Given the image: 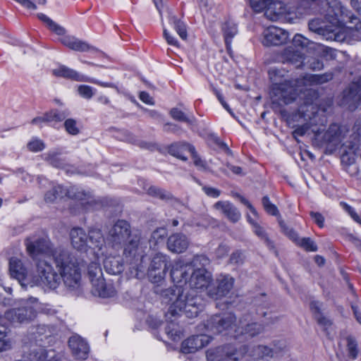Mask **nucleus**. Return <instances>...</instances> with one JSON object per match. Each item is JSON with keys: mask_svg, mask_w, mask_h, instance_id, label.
I'll list each match as a JSON object with an SVG mask.
<instances>
[{"mask_svg": "<svg viewBox=\"0 0 361 361\" xmlns=\"http://www.w3.org/2000/svg\"><path fill=\"white\" fill-rule=\"evenodd\" d=\"M26 248L30 257L37 261L36 276L32 278L28 274L20 259L11 257L9 260L10 274L22 287L43 285L56 289L61 282L71 290L80 286L81 262L68 250H53L50 242L44 239L34 242L27 240Z\"/></svg>", "mask_w": 361, "mask_h": 361, "instance_id": "nucleus-1", "label": "nucleus"}, {"mask_svg": "<svg viewBox=\"0 0 361 361\" xmlns=\"http://www.w3.org/2000/svg\"><path fill=\"white\" fill-rule=\"evenodd\" d=\"M209 264V260L205 255H197L190 263L178 260L173 264L171 276L174 286L163 293V302L169 305L166 317L180 313L188 318L197 316L204 302L197 292L208 290L212 280L211 273L205 269Z\"/></svg>", "mask_w": 361, "mask_h": 361, "instance_id": "nucleus-2", "label": "nucleus"}, {"mask_svg": "<svg viewBox=\"0 0 361 361\" xmlns=\"http://www.w3.org/2000/svg\"><path fill=\"white\" fill-rule=\"evenodd\" d=\"M327 13L324 18H315L308 23L310 32L328 41L343 42L346 35L343 27L350 24V29H361L360 19L341 5L338 0H326Z\"/></svg>", "mask_w": 361, "mask_h": 361, "instance_id": "nucleus-3", "label": "nucleus"}, {"mask_svg": "<svg viewBox=\"0 0 361 361\" xmlns=\"http://www.w3.org/2000/svg\"><path fill=\"white\" fill-rule=\"evenodd\" d=\"M235 322V317L233 314H228L223 317L215 315L208 321L207 328L214 334H224L235 338L240 335H244L245 338H252L262 332L264 329L260 324L247 323V319L240 320L238 326Z\"/></svg>", "mask_w": 361, "mask_h": 361, "instance_id": "nucleus-4", "label": "nucleus"}, {"mask_svg": "<svg viewBox=\"0 0 361 361\" xmlns=\"http://www.w3.org/2000/svg\"><path fill=\"white\" fill-rule=\"evenodd\" d=\"M312 104L301 106L296 113L288 119V125L293 129V135H319L324 130V126L315 123L317 113Z\"/></svg>", "mask_w": 361, "mask_h": 361, "instance_id": "nucleus-5", "label": "nucleus"}, {"mask_svg": "<svg viewBox=\"0 0 361 361\" xmlns=\"http://www.w3.org/2000/svg\"><path fill=\"white\" fill-rule=\"evenodd\" d=\"M87 275L92 284L91 292L94 295L103 298H113L117 290L111 282H106L99 262H92L87 267Z\"/></svg>", "mask_w": 361, "mask_h": 361, "instance_id": "nucleus-6", "label": "nucleus"}, {"mask_svg": "<svg viewBox=\"0 0 361 361\" xmlns=\"http://www.w3.org/2000/svg\"><path fill=\"white\" fill-rule=\"evenodd\" d=\"M302 15V13L295 6H287L281 1L273 0L264 12L265 17L271 21L282 20L290 23H295Z\"/></svg>", "mask_w": 361, "mask_h": 361, "instance_id": "nucleus-7", "label": "nucleus"}, {"mask_svg": "<svg viewBox=\"0 0 361 361\" xmlns=\"http://www.w3.org/2000/svg\"><path fill=\"white\" fill-rule=\"evenodd\" d=\"M37 299L33 302H26L23 305L12 308L5 312V317L12 324H27L32 322L37 316Z\"/></svg>", "mask_w": 361, "mask_h": 361, "instance_id": "nucleus-8", "label": "nucleus"}, {"mask_svg": "<svg viewBox=\"0 0 361 361\" xmlns=\"http://www.w3.org/2000/svg\"><path fill=\"white\" fill-rule=\"evenodd\" d=\"M296 83L297 82H295L293 85L289 81L273 84L270 91L272 102L281 105L288 104L293 102L298 94V90L294 87Z\"/></svg>", "mask_w": 361, "mask_h": 361, "instance_id": "nucleus-9", "label": "nucleus"}, {"mask_svg": "<svg viewBox=\"0 0 361 361\" xmlns=\"http://www.w3.org/2000/svg\"><path fill=\"white\" fill-rule=\"evenodd\" d=\"M132 235L128 222L118 220L109 230L106 240L113 248L119 249Z\"/></svg>", "mask_w": 361, "mask_h": 361, "instance_id": "nucleus-10", "label": "nucleus"}, {"mask_svg": "<svg viewBox=\"0 0 361 361\" xmlns=\"http://www.w3.org/2000/svg\"><path fill=\"white\" fill-rule=\"evenodd\" d=\"M169 262L168 255L161 252L154 255L147 271L148 278L152 283H159L164 279Z\"/></svg>", "mask_w": 361, "mask_h": 361, "instance_id": "nucleus-11", "label": "nucleus"}, {"mask_svg": "<svg viewBox=\"0 0 361 361\" xmlns=\"http://www.w3.org/2000/svg\"><path fill=\"white\" fill-rule=\"evenodd\" d=\"M246 352L247 348L245 346L237 350L233 345H227L218 347L214 350H207V358L209 361H227L228 360L237 361Z\"/></svg>", "mask_w": 361, "mask_h": 361, "instance_id": "nucleus-12", "label": "nucleus"}, {"mask_svg": "<svg viewBox=\"0 0 361 361\" xmlns=\"http://www.w3.org/2000/svg\"><path fill=\"white\" fill-rule=\"evenodd\" d=\"M64 195L70 198L83 201L90 198L89 193L85 192L82 189L75 186L68 189H64L61 185L54 186L51 190L48 191L44 196V200L47 202H53L57 198L63 197Z\"/></svg>", "mask_w": 361, "mask_h": 361, "instance_id": "nucleus-13", "label": "nucleus"}, {"mask_svg": "<svg viewBox=\"0 0 361 361\" xmlns=\"http://www.w3.org/2000/svg\"><path fill=\"white\" fill-rule=\"evenodd\" d=\"M235 279L229 274H219L215 281L216 286H210L207 290L209 298L214 300L227 295L233 288Z\"/></svg>", "mask_w": 361, "mask_h": 361, "instance_id": "nucleus-14", "label": "nucleus"}, {"mask_svg": "<svg viewBox=\"0 0 361 361\" xmlns=\"http://www.w3.org/2000/svg\"><path fill=\"white\" fill-rule=\"evenodd\" d=\"M68 115V110L60 111L57 109H51L32 118L30 123L42 128L44 126H54L63 121Z\"/></svg>", "mask_w": 361, "mask_h": 361, "instance_id": "nucleus-15", "label": "nucleus"}, {"mask_svg": "<svg viewBox=\"0 0 361 361\" xmlns=\"http://www.w3.org/2000/svg\"><path fill=\"white\" fill-rule=\"evenodd\" d=\"M351 139L348 137H314L312 142L314 147L324 149L326 154H331L339 149L341 155L343 142Z\"/></svg>", "mask_w": 361, "mask_h": 361, "instance_id": "nucleus-16", "label": "nucleus"}, {"mask_svg": "<svg viewBox=\"0 0 361 361\" xmlns=\"http://www.w3.org/2000/svg\"><path fill=\"white\" fill-rule=\"evenodd\" d=\"M288 37L289 34L286 30L272 26L264 30L262 42L266 47L279 46L285 44Z\"/></svg>", "mask_w": 361, "mask_h": 361, "instance_id": "nucleus-17", "label": "nucleus"}, {"mask_svg": "<svg viewBox=\"0 0 361 361\" xmlns=\"http://www.w3.org/2000/svg\"><path fill=\"white\" fill-rule=\"evenodd\" d=\"M361 102V76L359 79L352 82L348 87L344 90L343 104L348 105L350 110L355 109Z\"/></svg>", "mask_w": 361, "mask_h": 361, "instance_id": "nucleus-18", "label": "nucleus"}, {"mask_svg": "<svg viewBox=\"0 0 361 361\" xmlns=\"http://www.w3.org/2000/svg\"><path fill=\"white\" fill-rule=\"evenodd\" d=\"M212 338L206 334L194 336L183 341L181 351L183 353H192L207 345Z\"/></svg>", "mask_w": 361, "mask_h": 361, "instance_id": "nucleus-19", "label": "nucleus"}, {"mask_svg": "<svg viewBox=\"0 0 361 361\" xmlns=\"http://www.w3.org/2000/svg\"><path fill=\"white\" fill-rule=\"evenodd\" d=\"M68 346L73 355L78 360H85L87 357L90 348L85 339L79 335H73L68 340Z\"/></svg>", "mask_w": 361, "mask_h": 361, "instance_id": "nucleus-20", "label": "nucleus"}, {"mask_svg": "<svg viewBox=\"0 0 361 361\" xmlns=\"http://www.w3.org/2000/svg\"><path fill=\"white\" fill-rule=\"evenodd\" d=\"M122 247H123V255L127 260L131 261L135 258L142 257L140 238L137 235H133L122 245Z\"/></svg>", "mask_w": 361, "mask_h": 361, "instance_id": "nucleus-21", "label": "nucleus"}, {"mask_svg": "<svg viewBox=\"0 0 361 361\" xmlns=\"http://www.w3.org/2000/svg\"><path fill=\"white\" fill-rule=\"evenodd\" d=\"M213 208L233 223L241 217L240 212L229 201H218L213 205Z\"/></svg>", "mask_w": 361, "mask_h": 361, "instance_id": "nucleus-22", "label": "nucleus"}, {"mask_svg": "<svg viewBox=\"0 0 361 361\" xmlns=\"http://www.w3.org/2000/svg\"><path fill=\"white\" fill-rule=\"evenodd\" d=\"M26 360L27 361H59L55 350H47L40 347L32 348L27 354Z\"/></svg>", "mask_w": 361, "mask_h": 361, "instance_id": "nucleus-23", "label": "nucleus"}, {"mask_svg": "<svg viewBox=\"0 0 361 361\" xmlns=\"http://www.w3.org/2000/svg\"><path fill=\"white\" fill-rule=\"evenodd\" d=\"M189 244L188 238L183 233L172 234L167 240V248L173 253L185 252L188 249Z\"/></svg>", "mask_w": 361, "mask_h": 361, "instance_id": "nucleus-24", "label": "nucleus"}, {"mask_svg": "<svg viewBox=\"0 0 361 361\" xmlns=\"http://www.w3.org/2000/svg\"><path fill=\"white\" fill-rule=\"evenodd\" d=\"M59 41L64 46L75 51L85 52L88 51H97V49L73 35H64L60 38Z\"/></svg>", "mask_w": 361, "mask_h": 361, "instance_id": "nucleus-25", "label": "nucleus"}, {"mask_svg": "<svg viewBox=\"0 0 361 361\" xmlns=\"http://www.w3.org/2000/svg\"><path fill=\"white\" fill-rule=\"evenodd\" d=\"M72 246L80 251H85L88 247V234L81 228H73L70 232Z\"/></svg>", "mask_w": 361, "mask_h": 361, "instance_id": "nucleus-26", "label": "nucleus"}, {"mask_svg": "<svg viewBox=\"0 0 361 361\" xmlns=\"http://www.w3.org/2000/svg\"><path fill=\"white\" fill-rule=\"evenodd\" d=\"M192 147V145L187 142H174L167 147V152L170 155L176 159L186 161L188 160L186 154L190 153Z\"/></svg>", "mask_w": 361, "mask_h": 361, "instance_id": "nucleus-27", "label": "nucleus"}, {"mask_svg": "<svg viewBox=\"0 0 361 361\" xmlns=\"http://www.w3.org/2000/svg\"><path fill=\"white\" fill-rule=\"evenodd\" d=\"M52 73L56 77H61L78 82H85V80H89V77L63 65L54 69L52 71Z\"/></svg>", "mask_w": 361, "mask_h": 361, "instance_id": "nucleus-28", "label": "nucleus"}, {"mask_svg": "<svg viewBox=\"0 0 361 361\" xmlns=\"http://www.w3.org/2000/svg\"><path fill=\"white\" fill-rule=\"evenodd\" d=\"M283 58L286 61L294 65L295 68H302L305 66L306 58L304 54L298 49L293 47L286 48L283 52Z\"/></svg>", "mask_w": 361, "mask_h": 361, "instance_id": "nucleus-29", "label": "nucleus"}, {"mask_svg": "<svg viewBox=\"0 0 361 361\" xmlns=\"http://www.w3.org/2000/svg\"><path fill=\"white\" fill-rule=\"evenodd\" d=\"M106 271L112 275L121 274L123 270L121 259L118 257H108L103 262Z\"/></svg>", "mask_w": 361, "mask_h": 361, "instance_id": "nucleus-30", "label": "nucleus"}, {"mask_svg": "<svg viewBox=\"0 0 361 361\" xmlns=\"http://www.w3.org/2000/svg\"><path fill=\"white\" fill-rule=\"evenodd\" d=\"M222 32L224 33V40L227 49H229L232 39L238 33L236 24L232 20H228L222 25Z\"/></svg>", "mask_w": 361, "mask_h": 361, "instance_id": "nucleus-31", "label": "nucleus"}, {"mask_svg": "<svg viewBox=\"0 0 361 361\" xmlns=\"http://www.w3.org/2000/svg\"><path fill=\"white\" fill-rule=\"evenodd\" d=\"M103 244L104 238L101 231L98 229L90 230L88 233V247L98 248L99 250H101Z\"/></svg>", "mask_w": 361, "mask_h": 361, "instance_id": "nucleus-32", "label": "nucleus"}, {"mask_svg": "<svg viewBox=\"0 0 361 361\" xmlns=\"http://www.w3.org/2000/svg\"><path fill=\"white\" fill-rule=\"evenodd\" d=\"M250 222L252 224V230L255 234L265 243L269 250H274V244L269 238L265 229L257 223H255L251 221H250Z\"/></svg>", "mask_w": 361, "mask_h": 361, "instance_id": "nucleus-33", "label": "nucleus"}, {"mask_svg": "<svg viewBox=\"0 0 361 361\" xmlns=\"http://www.w3.org/2000/svg\"><path fill=\"white\" fill-rule=\"evenodd\" d=\"M169 114L171 118L177 121L185 123L190 125L193 124L195 122V118L192 114H187L178 108H172Z\"/></svg>", "mask_w": 361, "mask_h": 361, "instance_id": "nucleus-34", "label": "nucleus"}, {"mask_svg": "<svg viewBox=\"0 0 361 361\" xmlns=\"http://www.w3.org/2000/svg\"><path fill=\"white\" fill-rule=\"evenodd\" d=\"M39 18L43 21L46 25L49 27V28L54 32L58 35H64L66 33V30L54 22L51 19H50L48 16L43 13L38 14Z\"/></svg>", "mask_w": 361, "mask_h": 361, "instance_id": "nucleus-35", "label": "nucleus"}, {"mask_svg": "<svg viewBox=\"0 0 361 361\" xmlns=\"http://www.w3.org/2000/svg\"><path fill=\"white\" fill-rule=\"evenodd\" d=\"M168 336L173 341H178L181 338L182 331L178 324L169 322L165 328Z\"/></svg>", "mask_w": 361, "mask_h": 361, "instance_id": "nucleus-36", "label": "nucleus"}, {"mask_svg": "<svg viewBox=\"0 0 361 361\" xmlns=\"http://www.w3.org/2000/svg\"><path fill=\"white\" fill-rule=\"evenodd\" d=\"M170 22L173 25V28L176 30L180 37L182 39L185 40L188 37V33L184 23L177 19L175 16L170 18Z\"/></svg>", "mask_w": 361, "mask_h": 361, "instance_id": "nucleus-37", "label": "nucleus"}, {"mask_svg": "<svg viewBox=\"0 0 361 361\" xmlns=\"http://www.w3.org/2000/svg\"><path fill=\"white\" fill-rule=\"evenodd\" d=\"M167 236V231L164 228H159L154 231L151 235L149 243L154 246L163 243Z\"/></svg>", "mask_w": 361, "mask_h": 361, "instance_id": "nucleus-38", "label": "nucleus"}, {"mask_svg": "<svg viewBox=\"0 0 361 361\" xmlns=\"http://www.w3.org/2000/svg\"><path fill=\"white\" fill-rule=\"evenodd\" d=\"M208 140L209 145L214 149H219L224 151L228 154H232L231 150L224 141H222L219 137H209Z\"/></svg>", "mask_w": 361, "mask_h": 361, "instance_id": "nucleus-39", "label": "nucleus"}, {"mask_svg": "<svg viewBox=\"0 0 361 361\" xmlns=\"http://www.w3.org/2000/svg\"><path fill=\"white\" fill-rule=\"evenodd\" d=\"M147 192L151 196L158 197L161 200H169L171 197V195L170 192L159 188L156 186H149L147 189Z\"/></svg>", "mask_w": 361, "mask_h": 361, "instance_id": "nucleus-40", "label": "nucleus"}, {"mask_svg": "<svg viewBox=\"0 0 361 361\" xmlns=\"http://www.w3.org/2000/svg\"><path fill=\"white\" fill-rule=\"evenodd\" d=\"M349 131L346 126H341L338 123H332L326 131V135H344Z\"/></svg>", "mask_w": 361, "mask_h": 361, "instance_id": "nucleus-41", "label": "nucleus"}, {"mask_svg": "<svg viewBox=\"0 0 361 361\" xmlns=\"http://www.w3.org/2000/svg\"><path fill=\"white\" fill-rule=\"evenodd\" d=\"M310 307L312 311H314L315 317L319 324L324 326V327H328V326H331V321L329 320L328 319H326V317H323L319 313V307L318 306V302H312L310 305Z\"/></svg>", "mask_w": 361, "mask_h": 361, "instance_id": "nucleus-42", "label": "nucleus"}, {"mask_svg": "<svg viewBox=\"0 0 361 361\" xmlns=\"http://www.w3.org/2000/svg\"><path fill=\"white\" fill-rule=\"evenodd\" d=\"M11 341L7 337V333L4 327H0V353L11 348Z\"/></svg>", "mask_w": 361, "mask_h": 361, "instance_id": "nucleus-43", "label": "nucleus"}, {"mask_svg": "<svg viewBox=\"0 0 361 361\" xmlns=\"http://www.w3.org/2000/svg\"><path fill=\"white\" fill-rule=\"evenodd\" d=\"M249 3L251 8L255 12L259 13L263 11H265L270 3H271V0H249Z\"/></svg>", "mask_w": 361, "mask_h": 361, "instance_id": "nucleus-44", "label": "nucleus"}, {"mask_svg": "<svg viewBox=\"0 0 361 361\" xmlns=\"http://www.w3.org/2000/svg\"><path fill=\"white\" fill-rule=\"evenodd\" d=\"M63 126L68 134L75 135L80 133L77 121L73 118L66 119L63 123Z\"/></svg>", "mask_w": 361, "mask_h": 361, "instance_id": "nucleus-45", "label": "nucleus"}, {"mask_svg": "<svg viewBox=\"0 0 361 361\" xmlns=\"http://www.w3.org/2000/svg\"><path fill=\"white\" fill-rule=\"evenodd\" d=\"M296 244L309 252H315L317 250V245L310 238H300Z\"/></svg>", "mask_w": 361, "mask_h": 361, "instance_id": "nucleus-46", "label": "nucleus"}, {"mask_svg": "<svg viewBox=\"0 0 361 361\" xmlns=\"http://www.w3.org/2000/svg\"><path fill=\"white\" fill-rule=\"evenodd\" d=\"M253 355L257 357H269L274 356V351L271 348L265 345H258L254 350Z\"/></svg>", "mask_w": 361, "mask_h": 361, "instance_id": "nucleus-47", "label": "nucleus"}, {"mask_svg": "<svg viewBox=\"0 0 361 361\" xmlns=\"http://www.w3.org/2000/svg\"><path fill=\"white\" fill-rule=\"evenodd\" d=\"M190 154L195 166L200 170L206 171L207 169V164L204 160L200 157L194 147H192V150H191Z\"/></svg>", "mask_w": 361, "mask_h": 361, "instance_id": "nucleus-48", "label": "nucleus"}, {"mask_svg": "<svg viewBox=\"0 0 361 361\" xmlns=\"http://www.w3.org/2000/svg\"><path fill=\"white\" fill-rule=\"evenodd\" d=\"M262 204L267 213L273 216H278L279 214V210L276 205L273 204L267 196L262 198Z\"/></svg>", "mask_w": 361, "mask_h": 361, "instance_id": "nucleus-49", "label": "nucleus"}, {"mask_svg": "<svg viewBox=\"0 0 361 361\" xmlns=\"http://www.w3.org/2000/svg\"><path fill=\"white\" fill-rule=\"evenodd\" d=\"M245 257L242 252L236 250L233 252L229 258L228 263L235 266L242 265L244 262Z\"/></svg>", "mask_w": 361, "mask_h": 361, "instance_id": "nucleus-50", "label": "nucleus"}, {"mask_svg": "<svg viewBox=\"0 0 361 361\" xmlns=\"http://www.w3.org/2000/svg\"><path fill=\"white\" fill-rule=\"evenodd\" d=\"M293 45L294 46V48H305L307 47L309 44L310 43V41L300 34H296L293 39Z\"/></svg>", "mask_w": 361, "mask_h": 361, "instance_id": "nucleus-51", "label": "nucleus"}, {"mask_svg": "<svg viewBox=\"0 0 361 361\" xmlns=\"http://www.w3.org/2000/svg\"><path fill=\"white\" fill-rule=\"evenodd\" d=\"M78 92L79 94L87 99H91L94 94V89L85 85H79L78 87Z\"/></svg>", "mask_w": 361, "mask_h": 361, "instance_id": "nucleus-52", "label": "nucleus"}, {"mask_svg": "<svg viewBox=\"0 0 361 361\" xmlns=\"http://www.w3.org/2000/svg\"><path fill=\"white\" fill-rule=\"evenodd\" d=\"M340 205L355 222L361 225V217L356 213L351 206L344 202H340Z\"/></svg>", "mask_w": 361, "mask_h": 361, "instance_id": "nucleus-53", "label": "nucleus"}, {"mask_svg": "<svg viewBox=\"0 0 361 361\" xmlns=\"http://www.w3.org/2000/svg\"><path fill=\"white\" fill-rule=\"evenodd\" d=\"M333 79L332 73H325L324 74L313 75L312 80L317 84H323Z\"/></svg>", "mask_w": 361, "mask_h": 361, "instance_id": "nucleus-54", "label": "nucleus"}, {"mask_svg": "<svg viewBox=\"0 0 361 361\" xmlns=\"http://www.w3.org/2000/svg\"><path fill=\"white\" fill-rule=\"evenodd\" d=\"M307 61H305V66L307 65L309 68L313 71H319L321 70L324 65L321 60L317 58H310L307 59Z\"/></svg>", "mask_w": 361, "mask_h": 361, "instance_id": "nucleus-55", "label": "nucleus"}, {"mask_svg": "<svg viewBox=\"0 0 361 361\" xmlns=\"http://www.w3.org/2000/svg\"><path fill=\"white\" fill-rule=\"evenodd\" d=\"M348 355L352 359L355 360L357 357V343L352 338H348Z\"/></svg>", "mask_w": 361, "mask_h": 361, "instance_id": "nucleus-56", "label": "nucleus"}, {"mask_svg": "<svg viewBox=\"0 0 361 361\" xmlns=\"http://www.w3.org/2000/svg\"><path fill=\"white\" fill-rule=\"evenodd\" d=\"M27 148L31 152H37L42 151L44 148V144L42 141L35 139L27 144Z\"/></svg>", "mask_w": 361, "mask_h": 361, "instance_id": "nucleus-57", "label": "nucleus"}, {"mask_svg": "<svg viewBox=\"0 0 361 361\" xmlns=\"http://www.w3.org/2000/svg\"><path fill=\"white\" fill-rule=\"evenodd\" d=\"M202 189L204 191V192L209 197L217 198L221 194L220 190L209 185H203Z\"/></svg>", "mask_w": 361, "mask_h": 361, "instance_id": "nucleus-58", "label": "nucleus"}, {"mask_svg": "<svg viewBox=\"0 0 361 361\" xmlns=\"http://www.w3.org/2000/svg\"><path fill=\"white\" fill-rule=\"evenodd\" d=\"M281 228H283L286 235H287L292 240H293L295 243H298V240L300 238L298 233L293 231L292 228H289L285 226L281 222L280 223Z\"/></svg>", "mask_w": 361, "mask_h": 361, "instance_id": "nucleus-59", "label": "nucleus"}, {"mask_svg": "<svg viewBox=\"0 0 361 361\" xmlns=\"http://www.w3.org/2000/svg\"><path fill=\"white\" fill-rule=\"evenodd\" d=\"M164 37L169 44L179 47L178 40L165 28L164 29Z\"/></svg>", "mask_w": 361, "mask_h": 361, "instance_id": "nucleus-60", "label": "nucleus"}, {"mask_svg": "<svg viewBox=\"0 0 361 361\" xmlns=\"http://www.w3.org/2000/svg\"><path fill=\"white\" fill-rule=\"evenodd\" d=\"M310 216L314 220V221L320 227L322 228L324 226V216L319 212H311Z\"/></svg>", "mask_w": 361, "mask_h": 361, "instance_id": "nucleus-61", "label": "nucleus"}, {"mask_svg": "<svg viewBox=\"0 0 361 361\" xmlns=\"http://www.w3.org/2000/svg\"><path fill=\"white\" fill-rule=\"evenodd\" d=\"M229 251V247L225 244H221L216 250V256L219 258L224 257Z\"/></svg>", "mask_w": 361, "mask_h": 361, "instance_id": "nucleus-62", "label": "nucleus"}, {"mask_svg": "<svg viewBox=\"0 0 361 361\" xmlns=\"http://www.w3.org/2000/svg\"><path fill=\"white\" fill-rule=\"evenodd\" d=\"M140 99L147 104H154L153 98L146 92H141L139 95Z\"/></svg>", "mask_w": 361, "mask_h": 361, "instance_id": "nucleus-63", "label": "nucleus"}, {"mask_svg": "<svg viewBox=\"0 0 361 361\" xmlns=\"http://www.w3.org/2000/svg\"><path fill=\"white\" fill-rule=\"evenodd\" d=\"M138 146L141 149H149V150H151V151H154V150L157 149V145L155 143L145 142V141H140V142H139Z\"/></svg>", "mask_w": 361, "mask_h": 361, "instance_id": "nucleus-64", "label": "nucleus"}]
</instances>
